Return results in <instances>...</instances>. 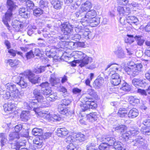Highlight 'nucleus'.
I'll list each match as a JSON object with an SVG mask.
<instances>
[{"mask_svg": "<svg viewBox=\"0 0 150 150\" xmlns=\"http://www.w3.org/2000/svg\"><path fill=\"white\" fill-rule=\"evenodd\" d=\"M6 91L2 89L0 90V101L4 102L6 99H9L14 101H19L23 95V91H19L16 85L11 83L4 84Z\"/></svg>", "mask_w": 150, "mask_h": 150, "instance_id": "obj_1", "label": "nucleus"}, {"mask_svg": "<svg viewBox=\"0 0 150 150\" xmlns=\"http://www.w3.org/2000/svg\"><path fill=\"white\" fill-rule=\"evenodd\" d=\"M74 55L75 59H78L76 60V62L79 64V66L81 67L86 66L88 64L93 62V59L86 54L80 51H76Z\"/></svg>", "mask_w": 150, "mask_h": 150, "instance_id": "obj_2", "label": "nucleus"}, {"mask_svg": "<svg viewBox=\"0 0 150 150\" xmlns=\"http://www.w3.org/2000/svg\"><path fill=\"white\" fill-rule=\"evenodd\" d=\"M7 6L8 10L5 13V15L2 18V21L4 24L7 27L10 28L8 22H10L12 17V11L16 7V5L14 2L11 0H7Z\"/></svg>", "mask_w": 150, "mask_h": 150, "instance_id": "obj_3", "label": "nucleus"}, {"mask_svg": "<svg viewBox=\"0 0 150 150\" xmlns=\"http://www.w3.org/2000/svg\"><path fill=\"white\" fill-rule=\"evenodd\" d=\"M33 94L36 98L34 100H37V103L39 107L46 108L49 106V103L46 102L45 99L42 96V90L35 88L33 90Z\"/></svg>", "mask_w": 150, "mask_h": 150, "instance_id": "obj_4", "label": "nucleus"}, {"mask_svg": "<svg viewBox=\"0 0 150 150\" xmlns=\"http://www.w3.org/2000/svg\"><path fill=\"white\" fill-rule=\"evenodd\" d=\"M85 104L81 105V111L85 112L90 109H94L97 107V104L94 99L89 96L83 98Z\"/></svg>", "mask_w": 150, "mask_h": 150, "instance_id": "obj_5", "label": "nucleus"}, {"mask_svg": "<svg viewBox=\"0 0 150 150\" xmlns=\"http://www.w3.org/2000/svg\"><path fill=\"white\" fill-rule=\"evenodd\" d=\"M142 67V64L139 63L126 67L125 68V70L128 74L131 75L133 76H135L138 75L139 73L141 72V69Z\"/></svg>", "mask_w": 150, "mask_h": 150, "instance_id": "obj_6", "label": "nucleus"}, {"mask_svg": "<svg viewBox=\"0 0 150 150\" xmlns=\"http://www.w3.org/2000/svg\"><path fill=\"white\" fill-rule=\"evenodd\" d=\"M70 21L66 22L64 23L61 24V29L62 33L64 35L69 36V38L71 37V34L73 32V29L70 26Z\"/></svg>", "mask_w": 150, "mask_h": 150, "instance_id": "obj_7", "label": "nucleus"}, {"mask_svg": "<svg viewBox=\"0 0 150 150\" xmlns=\"http://www.w3.org/2000/svg\"><path fill=\"white\" fill-rule=\"evenodd\" d=\"M137 137V138L133 140L132 142V144L139 148L146 149L147 147V145L144 143V139L142 137L138 135Z\"/></svg>", "mask_w": 150, "mask_h": 150, "instance_id": "obj_8", "label": "nucleus"}, {"mask_svg": "<svg viewBox=\"0 0 150 150\" xmlns=\"http://www.w3.org/2000/svg\"><path fill=\"white\" fill-rule=\"evenodd\" d=\"M24 74L25 76V79H28L32 83L35 84L38 83L39 76H35L30 70H27L24 71Z\"/></svg>", "mask_w": 150, "mask_h": 150, "instance_id": "obj_9", "label": "nucleus"}, {"mask_svg": "<svg viewBox=\"0 0 150 150\" xmlns=\"http://www.w3.org/2000/svg\"><path fill=\"white\" fill-rule=\"evenodd\" d=\"M23 107L24 108L28 110H33L35 112L38 108H41L39 107L37 100H32L30 101L28 103L26 102H24Z\"/></svg>", "mask_w": 150, "mask_h": 150, "instance_id": "obj_10", "label": "nucleus"}, {"mask_svg": "<svg viewBox=\"0 0 150 150\" xmlns=\"http://www.w3.org/2000/svg\"><path fill=\"white\" fill-rule=\"evenodd\" d=\"M13 79L14 82L19 85L22 88H25L27 86L28 84L25 79V76L24 74L23 76H15Z\"/></svg>", "mask_w": 150, "mask_h": 150, "instance_id": "obj_11", "label": "nucleus"}, {"mask_svg": "<svg viewBox=\"0 0 150 150\" xmlns=\"http://www.w3.org/2000/svg\"><path fill=\"white\" fill-rule=\"evenodd\" d=\"M109 69L108 72V74L109 75L110 74L112 75L113 73H114L116 71L118 70V69L120 68V66L116 64L111 62L104 69L105 71H107Z\"/></svg>", "mask_w": 150, "mask_h": 150, "instance_id": "obj_12", "label": "nucleus"}, {"mask_svg": "<svg viewBox=\"0 0 150 150\" xmlns=\"http://www.w3.org/2000/svg\"><path fill=\"white\" fill-rule=\"evenodd\" d=\"M58 111L60 114L66 116L71 115L72 112L67 108L64 106L62 104H59L58 108Z\"/></svg>", "mask_w": 150, "mask_h": 150, "instance_id": "obj_13", "label": "nucleus"}, {"mask_svg": "<svg viewBox=\"0 0 150 150\" xmlns=\"http://www.w3.org/2000/svg\"><path fill=\"white\" fill-rule=\"evenodd\" d=\"M121 82V79L119 75L117 73L112 74L111 76V83L114 86L120 84Z\"/></svg>", "mask_w": 150, "mask_h": 150, "instance_id": "obj_14", "label": "nucleus"}, {"mask_svg": "<svg viewBox=\"0 0 150 150\" xmlns=\"http://www.w3.org/2000/svg\"><path fill=\"white\" fill-rule=\"evenodd\" d=\"M7 142V136L6 134L5 133H0V145L1 146L0 150H7V149H5V145Z\"/></svg>", "mask_w": 150, "mask_h": 150, "instance_id": "obj_15", "label": "nucleus"}, {"mask_svg": "<svg viewBox=\"0 0 150 150\" xmlns=\"http://www.w3.org/2000/svg\"><path fill=\"white\" fill-rule=\"evenodd\" d=\"M19 138V133L15 132H11L9 134L8 143L11 144L12 142H17Z\"/></svg>", "mask_w": 150, "mask_h": 150, "instance_id": "obj_16", "label": "nucleus"}, {"mask_svg": "<svg viewBox=\"0 0 150 150\" xmlns=\"http://www.w3.org/2000/svg\"><path fill=\"white\" fill-rule=\"evenodd\" d=\"M117 11L120 15L124 16H127L131 13V10L129 7L118 6Z\"/></svg>", "mask_w": 150, "mask_h": 150, "instance_id": "obj_17", "label": "nucleus"}, {"mask_svg": "<svg viewBox=\"0 0 150 150\" xmlns=\"http://www.w3.org/2000/svg\"><path fill=\"white\" fill-rule=\"evenodd\" d=\"M81 34L82 38L86 39H92L94 37L93 33L88 29H85Z\"/></svg>", "mask_w": 150, "mask_h": 150, "instance_id": "obj_18", "label": "nucleus"}, {"mask_svg": "<svg viewBox=\"0 0 150 150\" xmlns=\"http://www.w3.org/2000/svg\"><path fill=\"white\" fill-rule=\"evenodd\" d=\"M14 105L11 103H9L5 104L3 105L4 110L5 112L7 113H10L13 111L14 110Z\"/></svg>", "mask_w": 150, "mask_h": 150, "instance_id": "obj_19", "label": "nucleus"}, {"mask_svg": "<svg viewBox=\"0 0 150 150\" xmlns=\"http://www.w3.org/2000/svg\"><path fill=\"white\" fill-rule=\"evenodd\" d=\"M67 129L64 128H58L57 129V134L58 136L61 137H65L68 133Z\"/></svg>", "mask_w": 150, "mask_h": 150, "instance_id": "obj_20", "label": "nucleus"}, {"mask_svg": "<svg viewBox=\"0 0 150 150\" xmlns=\"http://www.w3.org/2000/svg\"><path fill=\"white\" fill-rule=\"evenodd\" d=\"M85 23L87 24H88V21L90 25L92 27H96L100 23V19L98 18H96L95 17L90 19V20H85Z\"/></svg>", "mask_w": 150, "mask_h": 150, "instance_id": "obj_21", "label": "nucleus"}, {"mask_svg": "<svg viewBox=\"0 0 150 150\" xmlns=\"http://www.w3.org/2000/svg\"><path fill=\"white\" fill-rule=\"evenodd\" d=\"M98 116L95 112L90 113L87 115V120L89 122L94 123L97 120Z\"/></svg>", "mask_w": 150, "mask_h": 150, "instance_id": "obj_22", "label": "nucleus"}, {"mask_svg": "<svg viewBox=\"0 0 150 150\" xmlns=\"http://www.w3.org/2000/svg\"><path fill=\"white\" fill-rule=\"evenodd\" d=\"M103 78L100 77L95 81L93 83V87L95 88L98 89L103 84Z\"/></svg>", "mask_w": 150, "mask_h": 150, "instance_id": "obj_23", "label": "nucleus"}, {"mask_svg": "<svg viewBox=\"0 0 150 150\" xmlns=\"http://www.w3.org/2000/svg\"><path fill=\"white\" fill-rule=\"evenodd\" d=\"M97 15V13L96 11L92 10L90 11H88L85 14L84 18L86 19L87 20H90L92 18L95 17Z\"/></svg>", "mask_w": 150, "mask_h": 150, "instance_id": "obj_24", "label": "nucleus"}, {"mask_svg": "<svg viewBox=\"0 0 150 150\" xmlns=\"http://www.w3.org/2000/svg\"><path fill=\"white\" fill-rule=\"evenodd\" d=\"M11 25L13 28L17 31H19L23 27L22 23L17 20H14L12 22Z\"/></svg>", "mask_w": 150, "mask_h": 150, "instance_id": "obj_25", "label": "nucleus"}, {"mask_svg": "<svg viewBox=\"0 0 150 150\" xmlns=\"http://www.w3.org/2000/svg\"><path fill=\"white\" fill-rule=\"evenodd\" d=\"M115 54L119 58H124L125 57V54L122 48L121 47H117L114 52Z\"/></svg>", "mask_w": 150, "mask_h": 150, "instance_id": "obj_26", "label": "nucleus"}, {"mask_svg": "<svg viewBox=\"0 0 150 150\" xmlns=\"http://www.w3.org/2000/svg\"><path fill=\"white\" fill-rule=\"evenodd\" d=\"M50 81L52 86H55L58 83H59L60 81L58 78L56 77L55 74L53 73L50 75Z\"/></svg>", "mask_w": 150, "mask_h": 150, "instance_id": "obj_27", "label": "nucleus"}, {"mask_svg": "<svg viewBox=\"0 0 150 150\" xmlns=\"http://www.w3.org/2000/svg\"><path fill=\"white\" fill-rule=\"evenodd\" d=\"M19 15L25 18H28L30 16V12L25 8H20L19 11Z\"/></svg>", "mask_w": 150, "mask_h": 150, "instance_id": "obj_28", "label": "nucleus"}, {"mask_svg": "<svg viewBox=\"0 0 150 150\" xmlns=\"http://www.w3.org/2000/svg\"><path fill=\"white\" fill-rule=\"evenodd\" d=\"M43 141L39 137H37L33 140V146L35 148H41L42 145Z\"/></svg>", "mask_w": 150, "mask_h": 150, "instance_id": "obj_29", "label": "nucleus"}, {"mask_svg": "<svg viewBox=\"0 0 150 150\" xmlns=\"http://www.w3.org/2000/svg\"><path fill=\"white\" fill-rule=\"evenodd\" d=\"M92 7V4L89 1H87L85 3L82 4L81 8V10L85 13L86 11H89Z\"/></svg>", "mask_w": 150, "mask_h": 150, "instance_id": "obj_30", "label": "nucleus"}, {"mask_svg": "<svg viewBox=\"0 0 150 150\" xmlns=\"http://www.w3.org/2000/svg\"><path fill=\"white\" fill-rule=\"evenodd\" d=\"M87 138L86 136L80 132L76 134L75 138L76 142L78 143L84 141Z\"/></svg>", "mask_w": 150, "mask_h": 150, "instance_id": "obj_31", "label": "nucleus"}, {"mask_svg": "<svg viewBox=\"0 0 150 150\" xmlns=\"http://www.w3.org/2000/svg\"><path fill=\"white\" fill-rule=\"evenodd\" d=\"M139 111L135 108H133L130 110L128 114L129 118H133L137 117L139 115Z\"/></svg>", "mask_w": 150, "mask_h": 150, "instance_id": "obj_32", "label": "nucleus"}, {"mask_svg": "<svg viewBox=\"0 0 150 150\" xmlns=\"http://www.w3.org/2000/svg\"><path fill=\"white\" fill-rule=\"evenodd\" d=\"M84 20H83L82 21H80V23L76 21H74L73 22L71 23H70V27H71L73 29V28L75 29V28L79 26L81 24L84 26H86L87 25V24L85 23V21H83Z\"/></svg>", "mask_w": 150, "mask_h": 150, "instance_id": "obj_33", "label": "nucleus"}, {"mask_svg": "<svg viewBox=\"0 0 150 150\" xmlns=\"http://www.w3.org/2000/svg\"><path fill=\"white\" fill-rule=\"evenodd\" d=\"M113 129L117 132L120 133V134L125 132L127 131V127L125 125H120L113 128Z\"/></svg>", "mask_w": 150, "mask_h": 150, "instance_id": "obj_34", "label": "nucleus"}, {"mask_svg": "<svg viewBox=\"0 0 150 150\" xmlns=\"http://www.w3.org/2000/svg\"><path fill=\"white\" fill-rule=\"evenodd\" d=\"M51 4L54 8L58 10L61 8L62 2L60 0H52Z\"/></svg>", "mask_w": 150, "mask_h": 150, "instance_id": "obj_35", "label": "nucleus"}, {"mask_svg": "<svg viewBox=\"0 0 150 150\" xmlns=\"http://www.w3.org/2000/svg\"><path fill=\"white\" fill-rule=\"evenodd\" d=\"M135 39V36L133 35L127 34L125 37V43L131 44L133 42Z\"/></svg>", "mask_w": 150, "mask_h": 150, "instance_id": "obj_36", "label": "nucleus"}, {"mask_svg": "<svg viewBox=\"0 0 150 150\" xmlns=\"http://www.w3.org/2000/svg\"><path fill=\"white\" fill-rule=\"evenodd\" d=\"M5 62L6 63L7 65H9L11 67L17 66L18 63V60H12L11 59L5 60Z\"/></svg>", "mask_w": 150, "mask_h": 150, "instance_id": "obj_37", "label": "nucleus"}, {"mask_svg": "<svg viewBox=\"0 0 150 150\" xmlns=\"http://www.w3.org/2000/svg\"><path fill=\"white\" fill-rule=\"evenodd\" d=\"M127 22L134 23L136 25L138 24L139 20L137 18L134 16H130L127 18Z\"/></svg>", "mask_w": 150, "mask_h": 150, "instance_id": "obj_38", "label": "nucleus"}, {"mask_svg": "<svg viewBox=\"0 0 150 150\" xmlns=\"http://www.w3.org/2000/svg\"><path fill=\"white\" fill-rule=\"evenodd\" d=\"M30 113L29 111H23L21 115V117L24 121L28 120L30 118Z\"/></svg>", "mask_w": 150, "mask_h": 150, "instance_id": "obj_39", "label": "nucleus"}, {"mask_svg": "<svg viewBox=\"0 0 150 150\" xmlns=\"http://www.w3.org/2000/svg\"><path fill=\"white\" fill-rule=\"evenodd\" d=\"M103 141L108 144L109 146L113 145H114V144L116 142L115 139L114 138L107 137L103 138Z\"/></svg>", "mask_w": 150, "mask_h": 150, "instance_id": "obj_40", "label": "nucleus"}, {"mask_svg": "<svg viewBox=\"0 0 150 150\" xmlns=\"http://www.w3.org/2000/svg\"><path fill=\"white\" fill-rule=\"evenodd\" d=\"M133 85L136 87L141 86L143 84V80L141 79L134 78L132 81Z\"/></svg>", "mask_w": 150, "mask_h": 150, "instance_id": "obj_41", "label": "nucleus"}, {"mask_svg": "<svg viewBox=\"0 0 150 150\" xmlns=\"http://www.w3.org/2000/svg\"><path fill=\"white\" fill-rule=\"evenodd\" d=\"M122 83L120 84L122 85L121 89L125 91H129L131 89V86L124 81Z\"/></svg>", "mask_w": 150, "mask_h": 150, "instance_id": "obj_42", "label": "nucleus"}, {"mask_svg": "<svg viewBox=\"0 0 150 150\" xmlns=\"http://www.w3.org/2000/svg\"><path fill=\"white\" fill-rule=\"evenodd\" d=\"M87 93L91 96L93 98L96 99L98 98V95L97 93L95 91L92 89L91 88H88L87 91Z\"/></svg>", "mask_w": 150, "mask_h": 150, "instance_id": "obj_43", "label": "nucleus"}, {"mask_svg": "<svg viewBox=\"0 0 150 150\" xmlns=\"http://www.w3.org/2000/svg\"><path fill=\"white\" fill-rule=\"evenodd\" d=\"M114 147L116 150H122L124 149V145L121 142L116 141L114 144Z\"/></svg>", "mask_w": 150, "mask_h": 150, "instance_id": "obj_44", "label": "nucleus"}, {"mask_svg": "<svg viewBox=\"0 0 150 150\" xmlns=\"http://www.w3.org/2000/svg\"><path fill=\"white\" fill-rule=\"evenodd\" d=\"M117 115L121 117L127 115V112L125 108H120L117 112Z\"/></svg>", "mask_w": 150, "mask_h": 150, "instance_id": "obj_45", "label": "nucleus"}, {"mask_svg": "<svg viewBox=\"0 0 150 150\" xmlns=\"http://www.w3.org/2000/svg\"><path fill=\"white\" fill-rule=\"evenodd\" d=\"M32 134L35 136H41L43 134V132L41 129L35 128L32 129Z\"/></svg>", "mask_w": 150, "mask_h": 150, "instance_id": "obj_46", "label": "nucleus"}, {"mask_svg": "<svg viewBox=\"0 0 150 150\" xmlns=\"http://www.w3.org/2000/svg\"><path fill=\"white\" fill-rule=\"evenodd\" d=\"M25 3H23L21 5H26L29 9H33L34 7V4L33 2L30 0H26L25 1Z\"/></svg>", "mask_w": 150, "mask_h": 150, "instance_id": "obj_47", "label": "nucleus"}, {"mask_svg": "<svg viewBox=\"0 0 150 150\" xmlns=\"http://www.w3.org/2000/svg\"><path fill=\"white\" fill-rule=\"evenodd\" d=\"M130 136V132L126 131L120 134V138L122 139L124 141H126L128 140Z\"/></svg>", "mask_w": 150, "mask_h": 150, "instance_id": "obj_48", "label": "nucleus"}, {"mask_svg": "<svg viewBox=\"0 0 150 150\" xmlns=\"http://www.w3.org/2000/svg\"><path fill=\"white\" fill-rule=\"evenodd\" d=\"M129 99L130 103L133 106H135L139 102V99L135 97H131L129 98Z\"/></svg>", "mask_w": 150, "mask_h": 150, "instance_id": "obj_49", "label": "nucleus"}, {"mask_svg": "<svg viewBox=\"0 0 150 150\" xmlns=\"http://www.w3.org/2000/svg\"><path fill=\"white\" fill-rule=\"evenodd\" d=\"M141 132L145 135H150V129L148 127L144 126L142 127L140 130Z\"/></svg>", "mask_w": 150, "mask_h": 150, "instance_id": "obj_50", "label": "nucleus"}, {"mask_svg": "<svg viewBox=\"0 0 150 150\" xmlns=\"http://www.w3.org/2000/svg\"><path fill=\"white\" fill-rule=\"evenodd\" d=\"M50 66V65L49 64H47V66H41L39 68L35 69L34 71L36 74L41 73L45 71L47 67H49Z\"/></svg>", "mask_w": 150, "mask_h": 150, "instance_id": "obj_51", "label": "nucleus"}, {"mask_svg": "<svg viewBox=\"0 0 150 150\" xmlns=\"http://www.w3.org/2000/svg\"><path fill=\"white\" fill-rule=\"evenodd\" d=\"M57 99V94L54 93L53 94L51 93L47 97V100L50 101H54Z\"/></svg>", "mask_w": 150, "mask_h": 150, "instance_id": "obj_52", "label": "nucleus"}, {"mask_svg": "<svg viewBox=\"0 0 150 150\" xmlns=\"http://www.w3.org/2000/svg\"><path fill=\"white\" fill-rule=\"evenodd\" d=\"M11 145V148L13 150H20L21 146L17 142H12L10 144Z\"/></svg>", "mask_w": 150, "mask_h": 150, "instance_id": "obj_53", "label": "nucleus"}, {"mask_svg": "<svg viewBox=\"0 0 150 150\" xmlns=\"http://www.w3.org/2000/svg\"><path fill=\"white\" fill-rule=\"evenodd\" d=\"M85 14L86 13L81 9L79 11L74 13L73 14L74 16L76 18H80L82 16H85Z\"/></svg>", "mask_w": 150, "mask_h": 150, "instance_id": "obj_54", "label": "nucleus"}, {"mask_svg": "<svg viewBox=\"0 0 150 150\" xmlns=\"http://www.w3.org/2000/svg\"><path fill=\"white\" fill-rule=\"evenodd\" d=\"M100 150H110V146L108 144L105 142L101 144L99 146Z\"/></svg>", "mask_w": 150, "mask_h": 150, "instance_id": "obj_55", "label": "nucleus"}, {"mask_svg": "<svg viewBox=\"0 0 150 150\" xmlns=\"http://www.w3.org/2000/svg\"><path fill=\"white\" fill-rule=\"evenodd\" d=\"M48 2L47 0H40L39 3V6L42 8L48 6Z\"/></svg>", "mask_w": 150, "mask_h": 150, "instance_id": "obj_56", "label": "nucleus"}, {"mask_svg": "<svg viewBox=\"0 0 150 150\" xmlns=\"http://www.w3.org/2000/svg\"><path fill=\"white\" fill-rule=\"evenodd\" d=\"M42 94L46 97L48 96L51 93L52 91L51 88L42 89Z\"/></svg>", "mask_w": 150, "mask_h": 150, "instance_id": "obj_57", "label": "nucleus"}, {"mask_svg": "<svg viewBox=\"0 0 150 150\" xmlns=\"http://www.w3.org/2000/svg\"><path fill=\"white\" fill-rule=\"evenodd\" d=\"M43 10L41 8H38L33 11V14L34 16H39L43 13Z\"/></svg>", "mask_w": 150, "mask_h": 150, "instance_id": "obj_58", "label": "nucleus"}, {"mask_svg": "<svg viewBox=\"0 0 150 150\" xmlns=\"http://www.w3.org/2000/svg\"><path fill=\"white\" fill-rule=\"evenodd\" d=\"M78 146L77 145H74L73 143H70L67 146L68 150H77Z\"/></svg>", "mask_w": 150, "mask_h": 150, "instance_id": "obj_59", "label": "nucleus"}, {"mask_svg": "<svg viewBox=\"0 0 150 150\" xmlns=\"http://www.w3.org/2000/svg\"><path fill=\"white\" fill-rule=\"evenodd\" d=\"M71 38H72L73 40L77 42L82 38L81 34L79 33L76 34L74 35H71Z\"/></svg>", "mask_w": 150, "mask_h": 150, "instance_id": "obj_60", "label": "nucleus"}, {"mask_svg": "<svg viewBox=\"0 0 150 150\" xmlns=\"http://www.w3.org/2000/svg\"><path fill=\"white\" fill-rule=\"evenodd\" d=\"M71 100L69 98H65L62 99L61 101V104L64 106H66L69 105L71 103Z\"/></svg>", "mask_w": 150, "mask_h": 150, "instance_id": "obj_61", "label": "nucleus"}, {"mask_svg": "<svg viewBox=\"0 0 150 150\" xmlns=\"http://www.w3.org/2000/svg\"><path fill=\"white\" fill-rule=\"evenodd\" d=\"M135 40H137L138 45L142 46L144 42V40L142 39L141 38L138 36H135Z\"/></svg>", "mask_w": 150, "mask_h": 150, "instance_id": "obj_62", "label": "nucleus"}, {"mask_svg": "<svg viewBox=\"0 0 150 150\" xmlns=\"http://www.w3.org/2000/svg\"><path fill=\"white\" fill-rule=\"evenodd\" d=\"M77 43L73 42H69L68 43V47L71 49H73L77 47Z\"/></svg>", "mask_w": 150, "mask_h": 150, "instance_id": "obj_63", "label": "nucleus"}, {"mask_svg": "<svg viewBox=\"0 0 150 150\" xmlns=\"http://www.w3.org/2000/svg\"><path fill=\"white\" fill-rule=\"evenodd\" d=\"M96 146V144L93 142L89 143L86 146V149L87 150H91L94 149V148Z\"/></svg>", "mask_w": 150, "mask_h": 150, "instance_id": "obj_64", "label": "nucleus"}]
</instances>
